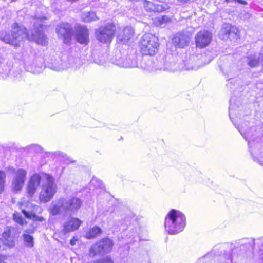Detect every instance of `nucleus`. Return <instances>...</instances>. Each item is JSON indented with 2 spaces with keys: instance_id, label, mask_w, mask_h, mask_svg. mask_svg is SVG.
I'll use <instances>...</instances> for the list:
<instances>
[{
  "instance_id": "dca6fc26",
  "label": "nucleus",
  "mask_w": 263,
  "mask_h": 263,
  "mask_svg": "<svg viewBox=\"0 0 263 263\" xmlns=\"http://www.w3.org/2000/svg\"><path fill=\"white\" fill-rule=\"evenodd\" d=\"M82 224V221L78 218L70 217L64 223L63 232L66 234L77 231Z\"/></svg>"
},
{
  "instance_id": "9b49d317",
  "label": "nucleus",
  "mask_w": 263,
  "mask_h": 263,
  "mask_svg": "<svg viewBox=\"0 0 263 263\" xmlns=\"http://www.w3.org/2000/svg\"><path fill=\"white\" fill-rule=\"evenodd\" d=\"M191 38V35L187 32H178L172 38V42L175 48H183L189 45Z\"/></svg>"
},
{
  "instance_id": "ddd939ff",
  "label": "nucleus",
  "mask_w": 263,
  "mask_h": 263,
  "mask_svg": "<svg viewBox=\"0 0 263 263\" xmlns=\"http://www.w3.org/2000/svg\"><path fill=\"white\" fill-rule=\"evenodd\" d=\"M82 203V201L79 198L74 196L71 197L66 201L64 200L63 211L65 213H74L81 208Z\"/></svg>"
},
{
  "instance_id": "2f4dec72",
  "label": "nucleus",
  "mask_w": 263,
  "mask_h": 263,
  "mask_svg": "<svg viewBox=\"0 0 263 263\" xmlns=\"http://www.w3.org/2000/svg\"><path fill=\"white\" fill-rule=\"evenodd\" d=\"M177 2L181 4H184L190 2L191 0H176Z\"/></svg>"
},
{
  "instance_id": "6e6552de",
  "label": "nucleus",
  "mask_w": 263,
  "mask_h": 263,
  "mask_svg": "<svg viewBox=\"0 0 263 263\" xmlns=\"http://www.w3.org/2000/svg\"><path fill=\"white\" fill-rule=\"evenodd\" d=\"M27 171L23 168H19L14 173L12 181V190L17 192L23 187L27 178Z\"/></svg>"
},
{
  "instance_id": "4be33fe9",
  "label": "nucleus",
  "mask_w": 263,
  "mask_h": 263,
  "mask_svg": "<svg viewBox=\"0 0 263 263\" xmlns=\"http://www.w3.org/2000/svg\"><path fill=\"white\" fill-rule=\"evenodd\" d=\"M102 232L101 229L96 226L88 229L85 234V237L88 239H93L100 236Z\"/></svg>"
},
{
  "instance_id": "0eeeda50",
  "label": "nucleus",
  "mask_w": 263,
  "mask_h": 263,
  "mask_svg": "<svg viewBox=\"0 0 263 263\" xmlns=\"http://www.w3.org/2000/svg\"><path fill=\"white\" fill-rule=\"evenodd\" d=\"M55 31L58 37L66 44L70 42L74 34L71 25L67 22H62L58 25Z\"/></svg>"
},
{
  "instance_id": "f257e3e1",
  "label": "nucleus",
  "mask_w": 263,
  "mask_h": 263,
  "mask_svg": "<svg viewBox=\"0 0 263 263\" xmlns=\"http://www.w3.org/2000/svg\"><path fill=\"white\" fill-rule=\"evenodd\" d=\"M185 225V215L177 210L171 209L165 217L164 227L169 234H178L183 231Z\"/></svg>"
},
{
  "instance_id": "6ab92c4d",
  "label": "nucleus",
  "mask_w": 263,
  "mask_h": 263,
  "mask_svg": "<svg viewBox=\"0 0 263 263\" xmlns=\"http://www.w3.org/2000/svg\"><path fill=\"white\" fill-rule=\"evenodd\" d=\"M135 32L130 27H125L123 28L122 34H119L117 40L118 42L127 44L133 42L134 39Z\"/></svg>"
},
{
  "instance_id": "b1692460",
  "label": "nucleus",
  "mask_w": 263,
  "mask_h": 263,
  "mask_svg": "<svg viewBox=\"0 0 263 263\" xmlns=\"http://www.w3.org/2000/svg\"><path fill=\"white\" fill-rule=\"evenodd\" d=\"M6 184V174L5 171L0 170V194L5 191Z\"/></svg>"
},
{
  "instance_id": "aec40b11",
  "label": "nucleus",
  "mask_w": 263,
  "mask_h": 263,
  "mask_svg": "<svg viewBox=\"0 0 263 263\" xmlns=\"http://www.w3.org/2000/svg\"><path fill=\"white\" fill-rule=\"evenodd\" d=\"M26 203L20 202L18 203L19 209L21 210V212L23 214L25 217L28 219H32L34 221L43 222L45 221V219L43 216H37L35 213L31 211L30 212L26 211L23 208V205Z\"/></svg>"
},
{
  "instance_id": "2eb2a0df",
  "label": "nucleus",
  "mask_w": 263,
  "mask_h": 263,
  "mask_svg": "<svg viewBox=\"0 0 263 263\" xmlns=\"http://www.w3.org/2000/svg\"><path fill=\"white\" fill-rule=\"evenodd\" d=\"M142 3L145 10L149 12H163L169 8L168 4L165 3L163 4H155L147 0H143Z\"/></svg>"
},
{
  "instance_id": "39448f33",
  "label": "nucleus",
  "mask_w": 263,
  "mask_h": 263,
  "mask_svg": "<svg viewBox=\"0 0 263 263\" xmlns=\"http://www.w3.org/2000/svg\"><path fill=\"white\" fill-rule=\"evenodd\" d=\"M50 176L49 174L44 173H34L29 178L26 187L27 195L30 197H32L41 184L45 183L47 180L50 178Z\"/></svg>"
},
{
  "instance_id": "cd10ccee",
  "label": "nucleus",
  "mask_w": 263,
  "mask_h": 263,
  "mask_svg": "<svg viewBox=\"0 0 263 263\" xmlns=\"http://www.w3.org/2000/svg\"><path fill=\"white\" fill-rule=\"evenodd\" d=\"M259 63V59L256 57H249L248 58V64L251 67H255L258 66Z\"/></svg>"
},
{
  "instance_id": "7c9ffc66",
  "label": "nucleus",
  "mask_w": 263,
  "mask_h": 263,
  "mask_svg": "<svg viewBox=\"0 0 263 263\" xmlns=\"http://www.w3.org/2000/svg\"><path fill=\"white\" fill-rule=\"evenodd\" d=\"M78 241V238L76 236H73L70 240V245L73 246L75 245L76 242Z\"/></svg>"
},
{
  "instance_id": "1a4fd4ad",
  "label": "nucleus",
  "mask_w": 263,
  "mask_h": 263,
  "mask_svg": "<svg viewBox=\"0 0 263 263\" xmlns=\"http://www.w3.org/2000/svg\"><path fill=\"white\" fill-rule=\"evenodd\" d=\"M113 245V242L110 238L108 237L103 238L96 242L93 246L90 248L89 255L92 257L97 255V252L95 250V247H97L96 249L98 250V252H109L112 250Z\"/></svg>"
},
{
  "instance_id": "4468645a",
  "label": "nucleus",
  "mask_w": 263,
  "mask_h": 263,
  "mask_svg": "<svg viewBox=\"0 0 263 263\" xmlns=\"http://www.w3.org/2000/svg\"><path fill=\"white\" fill-rule=\"evenodd\" d=\"M76 41L81 44L87 45L89 42V30L86 26L78 24L75 28Z\"/></svg>"
},
{
  "instance_id": "c9c22d12",
  "label": "nucleus",
  "mask_w": 263,
  "mask_h": 263,
  "mask_svg": "<svg viewBox=\"0 0 263 263\" xmlns=\"http://www.w3.org/2000/svg\"><path fill=\"white\" fill-rule=\"evenodd\" d=\"M11 2H15V1H16V0H11Z\"/></svg>"
},
{
  "instance_id": "a878e982",
  "label": "nucleus",
  "mask_w": 263,
  "mask_h": 263,
  "mask_svg": "<svg viewBox=\"0 0 263 263\" xmlns=\"http://www.w3.org/2000/svg\"><path fill=\"white\" fill-rule=\"evenodd\" d=\"M97 17L95 13L88 12L86 13L82 18L83 21L87 23L96 20Z\"/></svg>"
},
{
  "instance_id": "473e14b6",
  "label": "nucleus",
  "mask_w": 263,
  "mask_h": 263,
  "mask_svg": "<svg viewBox=\"0 0 263 263\" xmlns=\"http://www.w3.org/2000/svg\"><path fill=\"white\" fill-rule=\"evenodd\" d=\"M213 182L212 180H210V179H208V180L206 182V185L209 187H211L213 186Z\"/></svg>"
},
{
  "instance_id": "5701e85b",
  "label": "nucleus",
  "mask_w": 263,
  "mask_h": 263,
  "mask_svg": "<svg viewBox=\"0 0 263 263\" xmlns=\"http://www.w3.org/2000/svg\"><path fill=\"white\" fill-rule=\"evenodd\" d=\"M13 220L20 226L26 225L27 222L25 218L17 212H15L12 215Z\"/></svg>"
},
{
  "instance_id": "bb28decb",
  "label": "nucleus",
  "mask_w": 263,
  "mask_h": 263,
  "mask_svg": "<svg viewBox=\"0 0 263 263\" xmlns=\"http://www.w3.org/2000/svg\"><path fill=\"white\" fill-rule=\"evenodd\" d=\"M170 21V18L166 16L165 15H163L160 17L157 18L155 20L154 23L156 25L160 26L163 24L166 23Z\"/></svg>"
},
{
  "instance_id": "423d86ee",
  "label": "nucleus",
  "mask_w": 263,
  "mask_h": 263,
  "mask_svg": "<svg viewBox=\"0 0 263 263\" xmlns=\"http://www.w3.org/2000/svg\"><path fill=\"white\" fill-rule=\"evenodd\" d=\"M57 192V186L54 183L53 177L50 176L42 187L39 195V200L42 202L49 201L54 196Z\"/></svg>"
},
{
  "instance_id": "7ed1b4c3",
  "label": "nucleus",
  "mask_w": 263,
  "mask_h": 263,
  "mask_svg": "<svg viewBox=\"0 0 263 263\" xmlns=\"http://www.w3.org/2000/svg\"><path fill=\"white\" fill-rule=\"evenodd\" d=\"M23 35H24L25 39L28 41H31L33 39L25 26L15 22L11 26L10 33H6L1 39L6 43L15 47H18L20 46L18 38Z\"/></svg>"
},
{
  "instance_id": "c756f323",
  "label": "nucleus",
  "mask_w": 263,
  "mask_h": 263,
  "mask_svg": "<svg viewBox=\"0 0 263 263\" xmlns=\"http://www.w3.org/2000/svg\"><path fill=\"white\" fill-rule=\"evenodd\" d=\"M224 2L226 3H231L233 2H237L239 4L246 5L247 4V2L243 0H224Z\"/></svg>"
},
{
  "instance_id": "72a5a7b5",
  "label": "nucleus",
  "mask_w": 263,
  "mask_h": 263,
  "mask_svg": "<svg viewBox=\"0 0 263 263\" xmlns=\"http://www.w3.org/2000/svg\"><path fill=\"white\" fill-rule=\"evenodd\" d=\"M31 207L32 209H35L39 208V206L35 204H31Z\"/></svg>"
},
{
  "instance_id": "20e7f679",
  "label": "nucleus",
  "mask_w": 263,
  "mask_h": 263,
  "mask_svg": "<svg viewBox=\"0 0 263 263\" xmlns=\"http://www.w3.org/2000/svg\"><path fill=\"white\" fill-rule=\"evenodd\" d=\"M116 30V25L113 22H109L96 30L95 36L100 43L110 44L115 35Z\"/></svg>"
},
{
  "instance_id": "9d476101",
  "label": "nucleus",
  "mask_w": 263,
  "mask_h": 263,
  "mask_svg": "<svg viewBox=\"0 0 263 263\" xmlns=\"http://www.w3.org/2000/svg\"><path fill=\"white\" fill-rule=\"evenodd\" d=\"M212 33L206 30H201L197 32L195 37L196 48L203 49L209 46L212 41Z\"/></svg>"
},
{
  "instance_id": "412c9836",
  "label": "nucleus",
  "mask_w": 263,
  "mask_h": 263,
  "mask_svg": "<svg viewBox=\"0 0 263 263\" xmlns=\"http://www.w3.org/2000/svg\"><path fill=\"white\" fill-rule=\"evenodd\" d=\"M59 205L53 204L49 209V213L53 216L60 214L63 211V207L64 206V198H60L59 201Z\"/></svg>"
},
{
  "instance_id": "a211bd4d",
  "label": "nucleus",
  "mask_w": 263,
  "mask_h": 263,
  "mask_svg": "<svg viewBox=\"0 0 263 263\" xmlns=\"http://www.w3.org/2000/svg\"><path fill=\"white\" fill-rule=\"evenodd\" d=\"M33 27L35 30V36L30 35L33 38L30 41H34L39 45H46L47 42L46 36L43 30H39V28L42 29L43 28V25L42 24L35 23L33 25Z\"/></svg>"
},
{
  "instance_id": "f8f14e48",
  "label": "nucleus",
  "mask_w": 263,
  "mask_h": 263,
  "mask_svg": "<svg viewBox=\"0 0 263 263\" xmlns=\"http://www.w3.org/2000/svg\"><path fill=\"white\" fill-rule=\"evenodd\" d=\"M14 228L7 227L2 234L1 241L3 245L8 248L14 247L15 240L14 237Z\"/></svg>"
},
{
  "instance_id": "f3484780",
  "label": "nucleus",
  "mask_w": 263,
  "mask_h": 263,
  "mask_svg": "<svg viewBox=\"0 0 263 263\" xmlns=\"http://www.w3.org/2000/svg\"><path fill=\"white\" fill-rule=\"evenodd\" d=\"M222 36L223 39H237L240 36V31L235 26L228 24L222 30Z\"/></svg>"
},
{
  "instance_id": "f03ea898",
  "label": "nucleus",
  "mask_w": 263,
  "mask_h": 263,
  "mask_svg": "<svg viewBox=\"0 0 263 263\" xmlns=\"http://www.w3.org/2000/svg\"><path fill=\"white\" fill-rule=\"evenodd\" d=\"M160 46L158 37L151 33H145L140 39L138 47L143 55H155L158 51Z\"/></svg>"
},
{
  "instance_id": "393cba45",
  "label": "nucleus",
  "mask_w": 263,
  "mask_h": 263,
  "mask_svg": "<svg viewBox=\"0 0 263 263\" xmlns=\"http://www.w3.org/2000/svg\"><path fill=\"white\" fill-rule=\"evenodd\" d=\"M24 242L25 245L29 248H32L34 246V240L32 236L24 233L22 235Z\"/></svg>"
},
{
  "instance_id": "f704fd0d",
  "label": "nucleus",
  "mask_w": 263,
  "mask_h": 263,
  "mask_svg": "<svg viewBox=\"0 0 263 263\" xmlns=\"http://www.w3.org/2000/svg\"><path fill=\"white\" fill-rule=\"evenodd\" d=\"M26 232L27 233H33L34 232V230H31L30 231H26Z\"/></svg>"
},
{
  "instance_id": "c85d7f7f",
  "label": "nucleus",
  "mask_w": 263,
  "mask_h": 263,
  "mask_svg": "<svg viewBox=\"0 0 263 263\" xmlns=\"http://www.w3.org/2000/svg\"><path fill=\"white\" fill-rule=\"evenodd\" d=\"M93 263H114L112 259L110 257H106L101 259H97Z\"/></svg>"
}]
</instances>
